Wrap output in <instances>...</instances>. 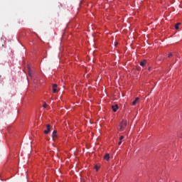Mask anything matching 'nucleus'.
<instances>
[{"label":"nucleus","instance_id":"nucleus-5","mask_svg":"<svg viewBox=\"0 0 182 182\" xmlns=\"http://www.w3.org/2000/svg\"><path fill=\"white\" fill-rule=\"evenodd\" d=\"M146 63H147V60H144L139 63V65L140 66H142V68H144V66H146Z\"/></svg>","mask_w":182,"mask_h":182},{"label":"nucleus","instance_id":"nucleus-9","mask_svg":"<svg viewBox=\"0 0 182 182\" xmlns=\"http://www.w3.org/2000/svg\"><path fill=\"white\" fill-rule=\"evenodd\" d=\"M180 25H181V23H177L175 25V29L178 30V26H180Z\"/></svg>","mask_w":182,"mask_h":182},{"label":"nucleus","instance_id":"nucleus-1","mask_svg":"<svg viewBox=\"0 0 182 182\" xmlns=\"http://www.w3.org/2000/svg\"><path fill=\"white\" fill-rule=\"evenodd\" d=\"M127 126V121L123 120L122 122H121L119 123L118 130L119 132H124V130H125Z\"/></svg>","mask_w":182,"mask_h":182},{"label":"nucleus","instance_id":"nucleus-6","mask_svg":"<svg viewBox=\"0 0 182 182\" xmlns=\"http://www.w3.org/2000/svg\"><path fill=\"white\" fill-rule=\"evenodd\" d=\"M112 109L113 112H117V109H119V105H113L112 107Z\"/></svg>","mask_w":182,"mask_h":182},{"label":"nucleus","instance_id":"nucleus-7","mask_svg":"<svg viewBox=\"0 0 182 182\" xmlns=\"http://www.w3.org/2000/svg\"><path fill=\"white\" fill-rule=\"evenodd\" d=\"M52 137H53V139L58 137V131H56V130L53 131Z\"/></svg>","mask_w":182,"mask_h":182},{"label":"nucleus","instance_id":"nucleus-15","mask_svg":"<svg viewBox=\"0 0 182 182\" xmlns=\"http://www.w3.org/2000/svg\"><path fill=\"white\" fill-rule=\"evenodd\" d=\"M119 146H120V144H122V141H120L119 143H118Z\"/></svg>","mask_w":182,"mask_h":182},{"label":"nucleus","instance_id":"nucleus-14","mask_svg":"<svg viewBox=\"0 0 182 182\" xmlns=\"http://www.w3.org/2000/svg\"><path fill=\"white\" fill-rule=\"evenodd\" d=\"M95 168L97 170V171L99 170V166H97V165H96L95 166Z\"/></svg>","mask_w":182,"mask_h":182},{"label":"nucleus","instance_id":"nucleus-3","mask_svg":"<svg viewBox=\"0 0 182 182\" xmlns=\"http://www.w3.org/2000/svg\"><path fill=\"white\" fill-rule=\"evenodd\" d=\"M139 100H140V98L136 97L135 100L132 102V106H136V105L139 103Z\"/></svg>","mask_w":182,"mask_h":182},{"label":"nucleus","instance_id":"nucleus-12","mask_svg":"<svg viewBox=\"0 0 182 182\" xmlns=\"http://www.w3.org/2000/svg\"><path fill=\"white\" fill-rule=\"evenodd\" d=\"M123 139H124V136H121L119 137V140H120V141H122V140H123Z\"/></svg>","mask_w":182,"mask_h":182},{"label":"nucleus","instance_id":"nucleus-4","mask_svg":"<svg viewBox=\"0 0 182 182\" xmlns=\"http://www.w3.org/2000/svg\"><path fill=\"white\" fill-rule=\"evenodd\" d=\"M57 88H58V85L53 84V93H56L58 92Z\"/></svg>","mask_w":182,"mask_h":182},{"label":"nucleus","instance_id":"nucleus-10","mask_svg":"<svg viewBox=\"0 0 182 182\" xmlns=\"http://www.w3.org/2000/svg\"><path fill=\"white\" fill-rule=\"evenodd\" d=\"M28 75L29 76H32V73H31V68L28 67Z\"/></svg>","mask_w":182,"mask_h":182},{"label":"nucleus","instance_id":"nucleus-13","mask_svg":"<svg viewBox=\"0 0 182 182\" xmlns=\"http://www.w3.org/2000/svg\"><path fill=\"white\" fill-rule=\"evenodd\" d=\"M171 56H173V53H170L168 55V58H171Z\"/></svg>","mask_w":182,"mask_h":182},{"label":"nucleus","instance_id":"nucleus-8","mask_svg":"<svg viewBox=\"0 0 182 182\" xmlns=\"http://www.w3.org/2000/svg\"><path fill=\"white\" fill-rule=\"evenodd\" d=\"M104 159L105 160H107V161H108L109 159H110L109 154H105V156H104Z\"/></svg>","mask_w":182,"mask_h":182},{"label":"nucleus","instance_id":"nucleus-11","mask_svg":"<svg viewBox=\"0 0 182 182\" xmlns=\"http://www.w3.org/2000/svg\"><path fill=\"white\" fill-rule=\"evenodd\" d=\"M43 107L44 109H46V107H48V104H46V102H44Z\"/></svg>","mask_w":182,"mask_h":182},{"label":"nucleus","instance_id":"nucleus-2","mask_svg":"<svg viewBox=\"0 0 182 182\" xmlns=\"http://www.w3.org/2000/svg\"><path fill=\"white\" fill-rule=\"evenodd\" d=\"M47 129L44 131L45 134H48L50 132V124L46 125Z\"/></svg>","mask_w":182,"mask_h":182}]
</instances>
